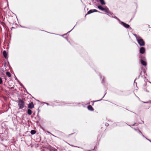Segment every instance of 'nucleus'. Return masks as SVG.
<instances>
[{"label":"nucleus","mask_w":151,"mask_h":151,"mask_svg":"<svg viewBox=\"0 0 151 151\" xmlns=\"http://www.w3.org/2000/svg\"><path fill=\"white\" fill-rule=\"evenodd\" d=\"M134 35L135 37L139 44L140 46H144L145 45V42L139 36L136 34H134Z\"/></svg>","instance_id":"obj_1"},{"label":"nucleus","mask_w":151,"mask_h":151,"mask_svg":"<svg viewBox=\"0 0 151 151\" xmlns=\"http://www.w3.org/2000/svg\"><path fill=\"white\" fill-rule=\"evenodd\" d=\"M27 113L29 115H31L32 113V111L30 109H28L27 110Z\"/></svg>","instance_id":"obj_11"},{"label":"nucleus","mask_w":151,"mask_h":151,"mask_svg":"<svg viewBox=\"0 0 151 151\" xmlns=\"http://www.w3.org/2000/svg\"><path fill=\"white\" fill-rule=\"evenodd\" d=\"M18 106L19 109H22L24 106V101L22 100H20L18 102Z\"/></svg>","instance_id":"obj_3"},{"label":"nucleus","mask_w":151,"mask_h":151,"mask_svg":"<svg viewBox=\"0 0 151 151\" xmlns=\"http://www.w3.org/2000/svg\"><path fill=\"white\" fill-rule=\"evenodd\" d=\"M28 107L30 109H32L33 108L34 106L33 103L31 102V103L29 104L28 105Z\"/></svg>","instance_id":"obj_6"},{"label":"nucleus","mask_w":151,"mask_h":151,"mask_svg":"<svg viewBox=\"0 0 151 151\" xmlns=\"http://www.w3.org/2000/svg\"><path fill=\"white\" fill-rule=\"evenodd\" d=\"M98 7L99 9L104 11L106 13V14L109 16H111L112 15L111 12L109 11L108 8L106 7L103 8L101 6H98Z\"/></svg>","instance_id":"obj_2"},{"label":"nucleus","mask_w":151,"mask_h":151,"mask_svg":"<svg viewBox=\"0 0 151 151\" xmlns=\"http://www.w3.org/2000/svg\"><path fill=\"white\" fill-rule=\"evenodd\" d=\"M93 12V10H90L88 12L87 14H89Z\"/></svg>","instance_id":"obj_12"},{"label":"nucleus","mask_w":151,"mask_h":151,"mask_svg":"<svg viewBox=\"0 0 151 151\" xmlns=\"http://www.w3.org/2000/svg\"><path fill=\"white\" fill-rule=\"evenodd\" d=\"M2 78L0 77V84H2Z\"/></svg>","instance_id":"obj_15"},{"label":"nucleus","mask_w":151,"mask_h":151,"mask_svg":"<svg viewBox=\"0 0 151 151\" xmlns=\"http://www.w3.org/2000/svg\"><path fill=\"white\" fill-rule=\"evenodd\" d=\"M93 12H97L98 11H97V10H96V9H93Z\"/></svg>","instance_id":"obj_16"},{"label":"nucleus","mask_w":151,"mask_h":151,"mask_svg":"<svg viewBox=\"0 0 151 151\" xmlns=\"http://www.w3.org/2000/svg\"><path fill=\"white\" fill-rule=\"evenodd\" d=\"M121 24L126 28H128L129 27V26L127 24L123 22H121Z\"/></svg>","instance_id":"obj_4"},{"label":"nucleus","mask_w":151,"mask_h":151,"mask_svg":"<svg viewBox=\"0 0 151 151\" xmlns=\"http://www.w3.org/2000/svg\"><path fill=\"white\" fill-rule=\"evenodd\" d=\"M88 109L90 111H93V109L91 105H89L88 106Z\"/></svg>","instance_id":"obj_8"},{"label":"nucleus","mask_w":151,"mask_h":151,"mask_svg":"<svg viewBox=\"0 0 151 151\" xmlns=\"http://www.w3.org/2000/svg\"><path fill=\"white\" fill-rule=\"evenodd\" d=\"M36 133V131L34 130H32L31 131V133L32 134H34Z\"/></svg>","instance_id":"obj_13"},{"label":"nucleus","mask_w":151,"mask_h":151,"mask_svg":"<svg viewBox=\"0 0 151 151\" xmlns=\"http://www.w3.org/2000/svg\"><path fill=\"white\" fill-rule=\"evenodd\" d=\"M99 1L101 4L104 5L105 4V2L104 0H99Z\"/></svg>","instance_id":"obj_10"},{"label":"nucleus","mask_w":151,"mask_h":151,"mask_svg":"<svg viewBox=\"0 0 151 151\" xmlns=\"http://www.w3.org/2000/svg\"><path fill=\"white\" fill-rule=\"evenodd\" d=\"M141 63L144 66H146L147 65L146 62L145 61H144L142 59L140 60Z\"/></svg>","instance_id":"obj_7"},{"label":"nucleus","mask_w":151,"mask_h":151,"mask_svg":"<svg viewBox=\"0 0 151 151\" xmlns=\"http://www.w3.org/2000/svg\"><path fill=\"white\" fill-rule=\"evenodd\" d=\"M3 55L4 57L5 58H7V53L6 52V51H3Z\"/></svg>","instance_id":"obj_9"},{"label":"nucleus","mask_w":151,"mask_h":151,"mask_svg":"<svg viewBox=\"0 0 151 151\" xmlns=\"http://www.w3.org/2000/svg\"><path fill=\"white\" fill-rule=\"evenodd\" d=\"M6 75L9 77H10L11 76V74L9 72H6Z\"/></svg>","instance_id":"obj_14"},{"label":"nucleus","mask_w":151,"mask_h":151,"mask_svg":"<svg viewBox=\"0 0 151 151\" xmlns=\"http://www.w3.org/2000/svg\"><path fill=\"white\" fill-rule=\"evenodd\" d=\"M145 51V48L143 47H141L140 49L139 52L141 54H143L144 53Z\"/></svg>","instance_id":"obj_5"}]
</instances>
